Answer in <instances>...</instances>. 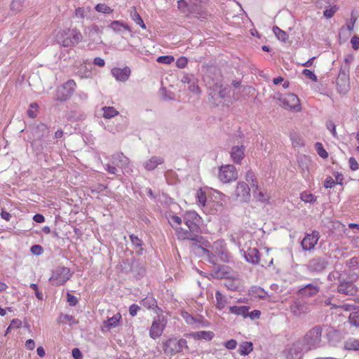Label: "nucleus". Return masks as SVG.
I'll return each instance as SVG.
<instances>
[{
	"mask_svg": "<svg viewBox=\"0 0 359 359\" xmlns=\"http://www.w3.org/2000/svg\"><path fill=\"white\" fill-rule=\"evenodd\" d=\"M32 140L31 146L35 149L37 154L47 150L48 145L50 144L49 137V128L43 123H35L30 128Z\"/></svg>",
	"mask_w": 359,
	"mask_h": 359,
	"instance_id": "f257e3e1",
	"label": "nucleus"
},
{
	"mask_svg": "<svg viewBox=\"0 0 359 359\" xmlns=\"http://www.w3.org/2000/svg\"><path fill=\"white\" fill-rule=\"evenodd\" d=\"M83 36L76 29L60 30L55 36L57 43L64 47H71L81 41Z\"/></svg>",
	"mask_w": 359,
	"mask_h": 359,
	"instance_id": "f03ea898",
	"label": "nucleus"
},
{
	"mask_svg": "<svg viewBox=\"0 0 359 359\" xmlns=\"http://www.w3.org/2000/svg\"><path fill=\"white\" fill-rule=\"evenodd\" d=\"M201 232H193L189 241H192L189 247L191 250L199 255L210 257L212 252L208 250L211 246L210 243L199 233Z\"/></svg>",
	"mask_w": 359,
	"mask_h": 359,
	"instance_id": "7ed1b4c3",
	"label": "nucleus"
},
{
	"mask_svg": "<svg viewBox=\"0 0 359 359\" xmlns=\"http://www.w3.org/2000/svg\"><path fill=\"white\" fill-rule=\"evenodd\" d=\"M330 265L328 257L325 256H316L310 259L304 264L306 271L313 275H321L327 269Z\"/></svg>",
	"mask_w": 359,
	"mask_h": 359,
	"instance_id": "20e7f679",
	"label": "nucleus"
},
{
	"mask_svg": "<svg viewBox=\"0 0 359 359\" xmlns=\"http://www.w3.org/2000/svg\"><path fill=\"white\" fill-rule=\"evenodd\" d=\"M322 332L323 327L320 325H316L306 333L301 341L305 344L307 351L320 347Z\"/></svg>",
	"mask_w": 359,
	"mask_h": 359,
	"instance_id": "39448f33",
	"label": "nucleus"
},
{
	"mask_svg": "<svg viewBox=\"0 0 359 359\" xmlns=\"http://www.w3.org/2000/svg\"><path fill=\"white\" fill-rule=\"evenodd\" d=\"M190 1L189 14L200 20L208 19L209 14L206 8L207 0H189Z\"/></svg>",
	"mask_w": 359,
	"mask_h": 359,
	"instance_id": "423d86ee",
	"label": "nucleus"
},
{
	"mask_svg": "<svg viewBox=\"0 0 359 359\" xmlns=\"http://www.w3.org/2000/svg\"><path fill=\"white\" fill-rule=\"evenodd\" d=\"M291 313L296 317L301 318L311 312V304L302 298L292 302L290 306Z\"/></svg>",
	"mask_w": 359,
	"mask_h": 359,
	"instance_id": "0eeeda50",
	"label": "nucleus"
},
{
	"mask_svg": "<svg viewBox=\"0 0 359 359\" xmlns=\"http://www.w3.org/2000/svg\"><path fill=\"white\" fill-rule=\"evenodd\" d=\"M76 87V83L74 80H69L63 85L57 88L55 99L57 101H65L73 95Z\"/></svg>",
	"mask_w": 359,
	"mask_h": 359,
	"instance_id": "6e6552de",
	"label": "nucleus"
},
{
	"mask_svg": "<svg viewBox=\"0 0 359 359\" xmlns=\"http://www.w3.org/2000/svg\"><path fill=\"white\" fill-rule=\"evenodd\" d=\"M238 178V172L233 165H222L219 169V179L223 183L235 181Z\"/></svg>",
	"mask_w": 359,
	"mask_h": 359,
	"instance_id": "1a4fd4ad",
	"label": "nucleus"
},
{
	"mask_svg": "<svg viewBox=\"0 0 359 359\" xmlns=\"http://www.w3.org/2000/svg\"><path fill=\"white\" fill-rule=\"evenodd\" d=\"M72 277L70 269L67 267H57L50 278V280L55 282L56 285H62Z\"/></svg>",
	"mask_w": 359,
	"mask_h": 359,
	"instance_id": "9d476101",
	"label": "nucleus"
},
{
	"mask_svg": "<svg viewBox=\"0 0 359 359\" xmlns=\"http://www.w3.org/2000/svg\"><path fill=\"white\" fill-rule=\"evenodd\" d=\"M184 224L191 231L201 232V218L195 211H188L184 215Z\"/></svg>",
	"mask_w": 359,
	"mask_h": 359,
	"instance_id": "9b49d317",
	"label": "nucleus"
},
{
	"mask_svg": "<svg viewBox=\"0 0 359 359\" xmlns=\"http://www.w3.org/2000/svg\"><path fill=\"white\" fill-rule=\"evenodd\" d=\"M166 323L167 320L164 316H158L157 318L153 320L151 328L149 330L150 337L155 339L161 336L165 327Z\"/></svg>",
	"mask_w": 359,
	"mask_h": 359,
	"instance_id": "f8f14e48",
	"label": "nucleus"
},
{
	"mask_svg": "<svg viewBox=\"0 0 359 359\" xmlns=\"http://www.w3.org/2000/svg\"><path fill=\"white\" fill-rule=\"evenodd\" d=\"M281 105L287 109H292L296 111L301 109L299 100L298 97L294 93H288L281 95L279 97Z\"/></svg>",
	"mask_w": 359,
	"mask_h": 359,
	"instance_id": "ddd939ff",
	"label": "nucleus"
},
{
	"mask_svg": "<svg viewBox=\"0 0 359 359\" xmlns=\"http://www.w3.org/2000/svg\"><path fill=\"white\" fill-rule=\"evenodd\" d=\"M309 351L305 344L301 340H298L289 348L287 357L289 359H301L303 355Z\"/></svg>",
	"mask_w": 359,
	"mask_h": 359,
	"instance_id": "4468645a",
	"label": "nucleus"
},
{
	"mask_svg": "<svg viewBox=\"0 0 359 359\" xmlns=\"http://www.w3.org/2000/svg\"><path fill=\"white\" fill-rule=\"evenodd\" d=\"M339 285L337 287V291L340 294H343L347 296H353L356 292L357 288L353 283H350L347 281L342 276L339 274L338 277Z\"/></svg>",
	"mask_w": 359,
	"mask_h": 359,
	"instance_id": "2eb2a0df",
	"label": "nucleus"
},
{
	"mask_svg": "<svg viewBox=\"0 0 359 359\" xmlns=\"http://www.w3.org/2000/svg\"><path fill=\"white\" fill-rule=\"evenodd\" d=\"M320 291V285L317 280L306 284L298 290L297 294L304 299L316 296Z\"/></svg>",
	"mask_w": 359,
	"mask_h": 359,
	"instance_id": "dca6fc26",
	"label": "nucleus"
},
{
	"mask_svg": "<svg viewBox=\"0 0 359 359\" xmlns=\"http://www.w3.org/2000/svg\"><path fill=\"white\" fill-rule=\"evenodd\" d=\"M320 238V233L318 231H313L311 233H306L302 241V249L305 251L313 250Z\"/></svg>",
	"mask_w": 359,
	"mask_h": 359,
	"instance_id": "f3484780",
	"label": "nucleus"
},
{
	"mask_svg": "<svg viewBox=\"0 0 359 359\" xmlns=\"http://www.w3.org/2000/svg\"><path fill=\"white\" fill-rule=\"evenodd\" d=\"M250 188L244 182H239L237 184L235 194L240 201L248 203L250 199Z\"/></svg>",
	"mask_w": 359,
	"mask_h": 359,
	"instance_id": "a211bd4d",
	"label": "nucleus"
},
{
	"mask_svg": "<svg viewBox=\"0 0 359 359\" xmlns=\"http://www.w3.org/2000/svg\"><path fill=\"white\" fill-rule=\"evenodd\" d=\"M337 85L340 92L346 93L349 88L348 69L341 68L337 79Z\"/></svg>",
	"mask_w": 359,
	"mask_h": 359,
	"instance_id": "6ab92c4d",
	"label": "nucleus"
},
{
	"mask_svg": "<svg viewBox=\"0 0 359 359\" xmlns=\"http://www.w3.org/2000/svg\"><path fill=\"white\" fill-rule=\"evenodd\" d=\"M243 255L246 262L253 265H257L259 264L260 253L257 248H248L247 251H243Z\"/></svg>",
	"mask_w": 359,
	"mask_h": 359,
	"instance_id": "aec40b11",
	"label": "nucleus"
},
{
	"mask_svg": "<svg viewBox=\"0 0 359 359\" xmlns=\"http://www.w3.org/2000/svg\"><path fill=\"white\" fill-rule=\"evenodd\" d=\"M112 163L120 168L122 170L128 168L130 159L122 152L114 154L111 156Z\"/></svg>",
	"mask_w": 359,
	"mask_h": 359,
	"instance_id": "412c9836",
	"label": "nucleus"
},
{
	"mask_svg": "<svg viewBox=\"0 0 359 359\" xmlns=\"http://www.w3.org/2000/svg\"><path fill=\"white\" fill-rule=\"evenodd\" d=\"M182 81L184 83L189 84V89L194 93H199L201 92L200 88L198 86V79L195 77L194 74H185L182 79Z\"/></svg>",
	"mask_w": 359,
	"mask_h": 359,
	"instance_id": "4be33fe9",
	"label": "nucleus"
},
{
	"mask_svg": "<svg viewBox=\"0 0 359 359\" xmlns=\"http://www.w3.org/2000/svg\"><path fill=\"white\" fill-rule=\"evenodd\" d=\"M111 74L117 81L123 82L128 79L130 75V69L128 67L123 69L114 67L111 69Z\"/></svg>",
	"mask_w": 359,
	"mask_h": 359,
	"instance_id": "5701e85b",
	"label": "nucleus"
},
{
	"mask_svg": "<svg viewBox=\"0 0 359 359\" xmlns=\"http://www.w3.org/2000/svg\"><path fill=\"white\" fill-rule=\"evenodd\" d=\"M214 272L217 278H230L231 277V269L226 265L215 266Z\"/></svg>",
	"mask_w": 359,
	"mask_h": 359,
	"instance_id": "b1692460",
	"label": "nucleus"
},
{
	"mask_svg": "<svg viewBox=\"0 0 359 359\" xmlns=\"http://www.w3.org/2000/svg\"><path fill=\"white\" fill-rule=\"evenodd\" d=\"M245 147L243 145L241 146H233L231 148V151L230 152L231 157L234 163H240L242 159L244 158Z\"/></svg>",
	"mask_w": 359,
	"mask_h": 359,
	"instance_id": "393cba45",
	"label": "nucleus"
},
{
	"mask_svg": "<svg viewBox=\"0 0 359 359\" xmlns=\"http://www.w3.org/2000/svg\"><path fill=\"white\" fill-rule=\"evenodd\" d=\"M163 162L164 159L162 157L154 156L146 161L143 163V166L147 170L151 171L156 168L158 165L163 163Z\"/></svg>",
	"mask_w": 359,
	"mask_h": 359,
	"instance_id": "a878e982",
	"label": "nucleus"
},
{
	"mask_svg": "<svg viewBox=\"0 0 359 359\" xmlns=\"http://www.w3.org/2000/svg\"><path fill=\"white\" fill-rule=\"evenodd\" d=\"M188 335L196 340L205 339L206 341H210L215 336L212 331H198L191 332Z\"/></svg>",
	"mask_w": 359,
	"mask_h": 359,
	"instance_id": "bb28decb",
	"label": "nucleus"
},
{
	"mask_svg": "<svg viewBox=\"0 0 359 359\" xmlns=\"http://www.w3.org/2000/svg\"><path fill=\"white\" fill-rule=\"evenodd\" d=\"M249 309L248 306H232L229 307V312L246 318L249 315Z\"/></svg>",
	"mask_w": 359,
	"mask_h": 359,
	"instance_id": "cd10ccee",
	"label": "nucleus"
},
{
	"mask_svg": "<svg viewBox=\"0 0 359 359\" xmlns=\"http://www.w3.org/2000/svg\"><path fill=\"white\" fill-rule=\"evenodd\" d=\"M121 318V316L119 313H116L111 318H108V319L104 320L103 323L104 327H106L107 330L116 327L119 324Z\"/></svg>",
	"mask_w": 359,
	"mask_h": 359,
	"instance_id": "c85d7f7f",
	"label": "nucleus"
},
{
	"mask_svg": "<svg viewBox=\"0 0 359 359\" xmlns=\"http://www.w3.org/2000/svg\"><path fill=\"white\" fill-rule=\"evenodd\" d=\"M184 348H189L187 340L184 339H180V340L177 341V339H175V342H173L172 344V348L173 355L182 352Z\"/></svg>",
	"mask_w": 359,
	"mask_h": 359,
	"instance_id": "c756f323",
	"label": "nucleus"
},
{
	"mask_svg": "<svg viewBox=\"0 0 359 359\" xmlns=\"http://www.w3.org/2000/svg\"><path fill=\"white\" fill-rule=\"evenodd\" d=\"M249 294L252 297H259V299H264L266 297V292L261 287L252 286L249 289Z\"/></svg>",
	"mask_w": 359,
	"mask_h": 359,
	"instance_id": "7c9ffc66",
	"label": "nucleus"
},
{
	"mask_svg": "<svg viewBox=\"0 0 359 359\" xmlns=\"http://www.w3.org/2000/svg\"><path fill=\"white\" fill-rule=\"evenodd\" d=\"M344 348L348 351H358L359 350V340L355 338H349L344 343Z\"/></svg>",
	"mask_w": 359,
	"mask_h": 359,
	"instance_id": "2f4dec72",
	"label": "nucleus"
},
{
	"mask_svg": "<svg viewBox=\"0 0 359 359\" xmlns=\"http://www.w3.org/2000/svg\"><path fill=\"white\" fill-rule=\"evenodd\" d=\"M253 349L251 341H244L239 345L238 352L241 355H248Z\"/></svg>",
	"mask_w": 359,
	"mask_h": 359,
	"instance_id": "473e14b6",
	"label": "nucleus"
},
{
	"mask_svg": "<svg viewBox=\"0 0 359 359\" xmlns=\"http://www.w3.org/2000/svg\"><path fill=\"white\" fill-rule=\"evenodd\" d=\"M140 304L145 308L148 309H155L156 308H158L157 306V302L156 299L153 297H147L144 298L141 302Z\"/></svg>",
	"mask_w": 359,
	"mask_h": 359,
	"instance_id": "72a5a7b5",
	"label": "nucleus"
},
{
	"mask_svg": "<svg viewBox=\"0 0 359 359\" xmlns=\"http://www.w3.org/2000/svg\"><path fill=\"white\" fill-rule=\"evenodd\" d=\"M193 232L190 229L187 230L181 227L176 229V235L180 240H189Z\"/></svg>",
	"mask_w": 359,
	"mask_h": 359,
	"instance_id": "f704fd0d",
	"label": "nucleus"
},
{
	"mask_svg": "<svg viewBox=\"0 0 359 359\" xmlns=\"http://www.w3.org/2000/svg\"><path fill=\"white\" fill-rule=\"evenodd\" d=\"M175 338H169L168 339L163 341L162 343V347L163 349V351L167 355H173L172 351V344L175 342Z\"/></svg>",
	"mask_w": 359,
	"mask_h": 359,
	"instance_id": "c9c22d12",
	"label": "nucleus"
},
{
	"mask_svg": "<svg viewBox=\"0 0 359 359\" xmlns=\"http://www.w3.org/2000/svg\"><path fill=\"white\" fill-rule=\"evenodd\" d=\"M246 181L250 184L251 187L254 189H258L259 186L256 180V177L252 170H248L245 175Z\"/></svg>",
	"mask_w": 359,
	"mask_h": 359,
	"instance_id": "e433bc0d",
	"label": "nucleus"
},
{
	"mask_svg": "<svg viewBox=\"0 0 359 359\" xmlns=\"http://www.w3.org/2000/svg\"><path fill=\"white\" fill-rule=\"evenodd\" d=\"M103 117L105 118H111L118 114V111L113 107H102Z\"/></svg>",
	"mask_w": 359,
	"mask_h": 359,
	"instance_id": "4c0bfd02",
	"label": "nucleus"
},
{
	"mask_svg": "<svg viewBox=\"0 0 359 359\" xmlns=\"http://www.w3.org/2000/svg\"><path fill=\"white\" fill-rule=\"evenodd\" d=\"M109 27L116 32H121L122 27L125 29L130 30V27L128 25L124 24L119 20H114L111 22L109 25Z\"/></svg>",
	"mask_w": 359,
	"mask_h": 359,
	"instance_id": "58836bf2",
	"label": "nucleus"
},
{
	"mask_svg": "<svg viewBox=\"0 0 359 359\" xmlns=\"http://www.w3.org/2000/svg\"><path fill=\"white\" fill-rule=\"evenodd\" d=\"M348 320L351 325L359 327V307L350 313Z\"/></svg>",
	"mask_w": 359,
	"mask_h": 359,
	"instance_id": "ea45409f",
	"label": "nucleus"
},
{
	"mask_svg": "<svg viewBox=\"0 0 359 359\" xmlns=\"http://www.w3.org/2000/svg\"><path fill=\"white\" fill-rule=\"evenodd\" d=\"M300 198L305 203H314L317 197L313 194L309 193L307 191H304L300 195Z\"/></svg>",
	"mask_w": 359,
	"mask_h": 359,
	"instance_id": "a19ab883",
	"label": "nucleus"
},
{
	"mask_svg": "<svg viewBox=\"0 0 359 359\" xmlns=\"http://www.w3.org/2000/svg\"><path fill=\"white\" fill-rule=\"evenodd\" d=\"M273 32L280 41L285 42L288 38V34L277 26L273 27Z\"/></svg>",
	"mask_w": 359,
	"mask_h": 359,
	"instance_id": "79ce46f5",
	"label": "nucleus"
},
{
	"mask_svg": "<svg viewBox=\"0 0 359 359\" xmlns=\"http://www.w3.org/2000/svg\"><path fill=\"white\" fill-rule=\"evenodd\" d=\"M177 7L179 10L184 14H189L190 1L187 2L186 0H179L177 1Z\"/></svg>",
	"mask_w": 359,
	"mask_h": 359,
	"instance_id": "37998d69",
	"label": "nucleus"
},
{
	"mask_svg": "<svg viewBox=\"0 0 359 359\" xmlns=\"http://www.w3.org/2000/svg\"><path fill=\"white\" fill-rule=\"evenodd\" d=\"M95 9L98 13H106V14H109L113 12V9H111L109 6H108L105 4H97L95 6Z\"/></svg>",
	"mask_w": 359,
	"mask_h": 359,
	"instance_id": "c03bdc74",
	"label": "nucleus"
},
{
	"mask_svg": "<svg viewBox=\"0 0 359 359\" xmlns=\"http://www.w3.org/2000/svg\"><path fill=\"white\" fill-rule=\"evenodd\" d=\"M315 149L317 154L323 158H327L328 157V153L324 149L323 144L320 142H316L315 144Z\"/></svg>",
	"mask_w": 359,
	"mask_h": 359,
	"instance_id": "a18cd8bd",
	"label": "nucleus"
},
{
	"mask_svg": "<svg viewBox=\"0 0 359 359\" xmlns=\"http://www.w3.org/2000/svg\"><path fill=\"white\" fill-rule=\"evenodd\" d=\"M196 197L198 203L202 206L205 205L206 194L201 189H198L196 192Z\"/></svg>",
	"mask_w": 359,
	"mask_h": 359,
	"instance_id": "49530a36",
	"label": "nucleus"
},
{
	"mask_svg": "<svg viewBox=\"0 0 359 359\" xmlns=\"http://www.w3.org/2000/svg\"><path fill=\"white\" fill-rule=\"evenodd\" d=\"M131 17L133 20L136 22L137 25H140L142 28L145 29L146 26L141 18V16L138 14L136 10H134L133 12H131Z\"/></svg>",
	"mask_w": 359,
	"mask_h": 359,
	"instance_id": "de8ad7c7",
	"label": "nucleus"
},
{
	"mask_svg": "<svg viewBox=\"0 0 359 359\" xmlns=\"http://www.w3.org/2000/svg\"><path fill=\"white\" fill-rule=\"evenodd\" d=\"M258 189H253L252 190V192H253V196L259 201L261 202H266L268 200H269V197L266 196V194L262 191H257Z\"/></svg>",
	"mask_w": 359,
	"mask_h": 359,
	"instance_id": "09e8293b",
	"label": "nucleus"
},
{
	"mask_svg": "<svg viewBox=\"0 0 359 359\" xmlns=\"http://www.w3.org/2000/svg\"><path fill=\"white\" fill-rule=\"evenodd\" d=\"M156 61L159 63L169 65L175 61V57L172 55H162V56L158 57V58L156 59Z\"/></svg>",
	"mask_w": 359,
	"mask_h": 359,
	"instance_id": "8fccbe9b",
	"label": "nucleus"
},
{
	"mask_svg": "<svg viewBox=\"0 0 359 359\" xmlns=\"http://www.w3.org/2000/svg\"><path fill=\"white\" fill-rule=\"evenodd\" d=\"M338 9L339 7L336 5L330 8H327L323 11V15L326 18H331L334 15V13L338 11Z\"/></svg>",
	"mask_w": 359,
	"mask_h": 359,
	"instance_id": "3c124183",
	"label": "nucleus"
},
{
	"mask_svg": "<svg viewBox=\"0 0 359 359\" xmlns=\"http://www.w3.org/2000/svg\"><path fill=\"white\" fill-rule=\"evenodd\" d=\"M302 74L312 81L316 82L318 81L317 76L310 69H304L302 71Z\"/></svg>",
	"mask_w": 359,
	"mask_h": 359,
	"instance_id": "603ef678",
	"label": "nucleus"
},
{
	"mask_svg": "<svg viewBox=\"0 0 359 359\" xmlns=\"http://www.w3.org/2000/svg\"><path fill=\"white\" fill-rule=\"evenodd\" d=\"M130 240L132 243V244L135 247V248H140L142 246V241L141 239H140L137 236L134 235V234H131L130 235Z\"/></svg>",
	"mask_w": 359,
	"mask_h": 359,
	"instance_id": "864d4df0",
	"label": "nucleus"
},
{
	"mask_svg": "<svg viewBox=\"0 0 359 359\" xmlns=\"http://www.w3.org/2000/svg\"><path fill=\"white\" fill-rule=\"evenodd\" d=\"M60 318H63L69 322V325H76L79 323V320H76L73 316L69 314H63L62 313L60 316Z\"/></svg>",
	"mask_w": 359,
	"mask_h": 359,
	"instance_id": "5fc2aeb1",
	"label": "nucleus"
},
{
	"mask_svg": "<svg viewBox=\"0 0 359 359\" xmlns=\"http://www.w3.org/2000/svg\"><path fill=\"white\" fill-rule=\"evenodd\" d=\"M67 302L70 306H74L78 303V299L69 292H67Z\"/></svg>",
	"mask_w": 359,
	"mask_h": 359,
	"instance_id": "6e6d98bb",
	"label": "nucleus"
},
{
	"mask_svg": "<svg viewBox=\"0 0 359 359\" xmlns=\"http://www.w3.org/2000/svg\"><path fill=\"white\" fill-rule=\"evenodd\" d=\"M30 252L33 255H40L43 253V249L40 245L35 244L30 248Z\"/></svg>",
	"mask_w": 359,
	"mask_h": 359,
	"instance_id": "4d7b16f0",
	"label": "nucleus"
},
{
	"mask_svg": "<svg viewBox=\"0 0 359 359\" xmlns=\"http://www.w3.org/2000/svg\"><path fill=\"white\" fill-rule=\"evenodd\" d=\"M35 292V296L39 300H43V294L39 290L38 286L35 283H31L29 286Z\"/></svg>",
	"mask_w": 359,
	"mask_h": 359,
	"instance_id": "13d9d810",
	"label": "nucleus"
},
{
	"mask_svg": "<svg viewBox=\"0 0 359 359\" xmlns=\"http://www.w3.org/2000/svg\"><path fill=\"white\" fill-rule=\"evenodd\" d=\"M346 275L347 278L346 280L350 283H353L358 278V275L356 273L351 271V270L347 271Z\"/></svg>",
	"mask_w": 359,
	"mask_h": 359,
	"instance_id": "bf43d9fd",
	"label": "nucleus"
},
{
	"mask_svg": "<svg viewBox=\"0 0 359 359\" xmlns=\"http://www.w3.org/2000/svg\"><path fill=\"white\" fill-rule=\"evenodd\" d=\"M215 298L217 302V304L219 306L223 307L225 304V297L220 293L219 291H217L215 293Z\"/></svg>",
	"mask_w": 359,
	"mask_h": 359,
	"instance_id": "052dcab7",
	"label": "nucleus"
},
{
	"mask_svg": "<svg viewBox=\"0 0 359 359\" xmlns=\"http://www.w3.org/2000/svg\"><path fill=\"white\" fill-rule=\"evenodd\" d=\"M188 60L185 57H180L176 61V65L178 68H184L187 65Z\"/></svg>",
	"mask_w": 359,
	"mask_h": 359,
	"instance_id": "680f3d73",
	"label": "nucleus"
},
{
	"mask_svg": "<svg viewBox=\"0 0 359 359\" xmlns=\"http://www.w3.org/2000/svg\"><path fill=\"white\" fill-rule=\"evenodd\" d=\"M224 346L227 349L233 350L236 348L237 341H236V340L232 339L226 341L224 343Z\"/></svg>",
	"mask_w": 359,
	"mask_h": 359,
	"instance_id": "e2e57ef3",
	"label": "nucleus"
},
{
	"mask_svg": "<svg viewBox=\"0 0 359 359\" xmlns=\"http://www.w3.org/2000/svg\"><path fill=\"white\" fill-rule=\"evenodd\" d=\"M90 34L93 36L94 34H100L102 33V27H99L97 25H93L90 28Z\"/></svg>",
	"mask_w": 359,
	"mask_h": 359,
	"instance_id": "0e129e2a",
	"label": "nucleus"
},
{
	"mask_svg": "<svg viewBox=\"0 0 359 359\" xmlns=\"http://www.w3.org/2000/svg\"><path fill=\"white\" fill-rule=\"evenodd\" d=\"M105 170L110 174L120 175L118 174V169L116 166L107 163L105 165Z\"/></svg>",
	"mask_w": 359,
	"mask_h": 359,
	"instance_id": "69168bd1",
	"label": "nucleus"
},
{
	"mask_svg": "<svg viewBox=\"0 0 359 359\" xmlns=\"http://www.w3.org/2000/svg\"><path fill=\"white\" fill-rule=\"evenodd\" d=\"M350 168L355 171L359 169V164L355 158L351 157L348 160Z\"/></svg>",
	"mask_w": 359,
	"mask_h": 359,
	"instance_id": "338daca9",
	"label": "nucleus"
},
{
	"mask_svg": "<svg viewBox=\"0 0 359 359\" xmlns=\"http://www.w3.org/2000/svg\"><path fill=\"white\" fill-rule=\"evenodd\" d=\"M351 43L354 50L359 49V37L358 36H353L351 39Z\"/></svg>",
	"mask_w": 359,
	"mask_h": 359,
	"instance_id": "774afa93",
	"label": "nucleus"
}]
</instances>
